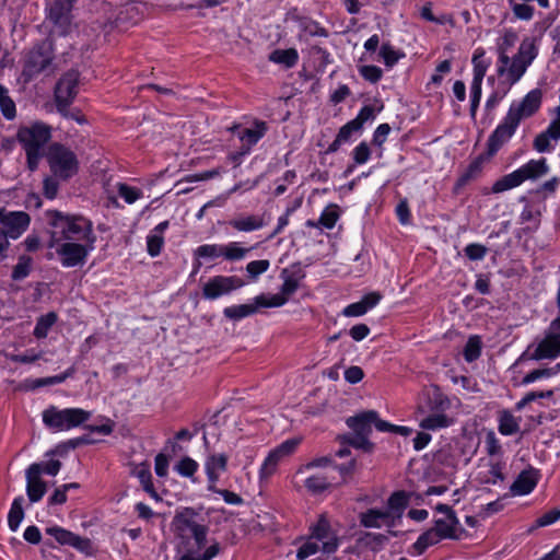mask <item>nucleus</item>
I'll list each match as a JSON object with an SVG mask.
<instances>
[{
  "label": "nucleus",
  "instance_id": "nucleus-1",
  "mask_svg": "<svg viewBox=\"0 0 560 560\" xmlns=\"http://www.w3.org/2000/svg\"><path fill=\"white\" fill-rule=\"evenodd\" d=\"M47 219L50 225L48 247L55 249L60 264L65 268L84 265L95 248L92 222L57 210L47 211Z\"/></svg>",
  "mask_w": 560,
  "mask_h": 560
},
{
  "label": "nucleus",
  "instance_id": "nucleus-2",
  "mask_svg": "<svg viewBox=\"0 0 560 560\" xmlns=\"http://www.w3.org/2000/svg\"><path fill=\"white\" fill-rule=\"evenodd\" d=\"M536 57L537 47L535 40L527 37L522 40L518 51L513 57L497 59L495 72L499 82L487 97V109H492L498 106L510 92L511 88L522 79Z\"/></svg>",
  "mask_w": 560,
  "mask_h": 560
},
{
  "label": "nucleus",
  "instance_id": "nucleus-3",
  "mask_svg": "<svg viewBox=\"0 0 560 560\" xmlns=\"http://www.w3.org/2000/svg\"><path fill=\"white\" fill-rule=\"evenodd\" d=\"M542 103V91L533 89L522 98L514 100L502 121L497 126L489 138L488 150L494 154L515 133L522 120L534 116Z\"/></svg>",
  "mask_w": 560,
  "mask_h": 560
},
{
  "label": "nucleus",
  "instance_id": "nucleus-4",
  "mask_svg": "<svg viewBox=\"0 0 560 560\" xmlns=\"http://www.w3.org/2000/svg\"><path fill=\"white\" fill-rule=\"evenodd\" d=\"M177 548L205 549L208 544V526L192 508L176 510L171 523Z\"/></svg>",
  "mask_w": 560,
  "mask_h": 560
},
{
  "label": "nucleus",
  "instance_id": "nucleus-5",
  "mask_svg": "<svg viewBox=\"0 0 560 560\" xmlns=\"http://www.w3.org/2000/svg\"><path fill=\"white\" fill-rule=\"evenodd\" d=\"M50 137L51 130L44 122L36 121L20 128L18 139L26 152L27 164L31 171L37 168L44 147L49 141Z\"/></svg>",
  "mask_w": 560,
  "mask_h": 560
},
{
  "label": "nucleus",
  "instance_id": "nucleus-6",
  "mask_svg": "<svg viewBox=\"0 0 560 560\" xmlns=\"http://www.w3.org/2000/svg\"><path fill=\"white\" fill-rule=\"evenodd\" d=\"M549 172L545 158L529 160L515 171L499 178L492 186L493 194H500L521 186L526 180H536Z\"/></svg>",
  "mask_w": 560,
  "mask_h": 560
},
{
  "label": "nucleus",
  "instance_id": "nucleus-7",
  "mask_svg": "<svg viewBox=\"0 0 560 560\" xmlns=\"http://www.w3.org/2000/svg\"><path fill=\"white\" fill-rule=\"evenodd\" d=\"M450 400L442 394H435L430 401L428 411L419 407L417 413L421 416L419 427L425 431H438L452 427L456 419L448 412Z\"/></svg>",
  "mask_w": 560,
  "mask_h": 560
},
{
  "label": "nucleus",
  "instance_id": "nucleus-8",
  "mask_svg": "<svg viewBox=\"0 0 560 560\" xmlns=\"http://www.w3.org/2000/svg\"><path fill=\"white\" fill-rule=\"evenodd\" d=\"M91 413L81 408L49 407L43 412V422L54 432L69 431L88 421Z\"/></svg>",
  "mask_w": 560,
  "mask_h": 560
},
{
  "label": "nucleus",
  "instance_id": "nucleus-9",
  "mask_svg": "<svg viewBox=\"0 0 560 560\" xmlns=\"http://www.w3.org/2000/svg\"><path fill=\"white\" fill-rule=\"evenodd\" d=\"M472 80L469 86L470 115L476 116L482 95V82L491 66V59L486 56V50L478 47L471 57Z\"/></svg>",
  "mask_w": 560,
  "mask_h": 560
},
{
  "label": "nucleus",
  "instance_id": "nucleus-10",
  "mask_svg": "<svg viewBox=\"0 0 560 560\" xmlns=\"http://www.w3.org/2000/svg\"><path fill=\"white\" fill-rule=\"evenodd\" d=\"M74 0H56L47 8L46 21L51 38L67 36L74 30L71 4Z\"/></svg>",
  "mask_w": 560,
  "mask_h": 560
},
{
  "label": "nucleus",
  "instance_id": "nucleus-11",
  "mask_svg": "<svg viewBox=\"0 0 560 560\" xmlns=\"http://www.w3.org/2000/svg\"><path fill=\"white\" fill-rule=\"evenodd\" d=\"M47 161L52 174L60 179L74 176L79 168L75 154L68 148L55 143L47 153Z\"/></svg>",
  "mask_w": 560,
  "mask_h": 560
},
{
  "label": "nucleus",
  "instance_id": "nucleus-12",
  "mask_svg": "<svg viewBox=\"0 0 560 560\" xmlns=\"http://www.w3.org/2000/svg\"><path fill=\"white\" fill-rule=\"evenodd\" d=\"M301 441V438H291L272 448L260 465L258 471L259 480H268L273 476L278 466L295 453Z\"/></svg>",
  "mask_w": 560,
  "mask_h": 560
},
{
  "label": "nucleus",
  "instance_id": "nucleus-13",
  "mask_svg": "<svg viewBox=\"0 0 560 560\" xmlns=\"http://www.w3.org/2000/svg\"><path fill=\"white\" fill-rule=\"evenodd\" d=\"M283 282L278 293L259 294L255 296L258 305L264 307L283 306L299 288V279L289 275L285 270L281 275Z\"/></svg>",
  "mask_w": 560,
  "mask_h": 560
},
{
  "label": "nucleus",
  "instance_id": "nucleus-14",
  "mask_svg": "<svg viewBox=\"0 0 560 560\" xmlns=\"http://www.w3.org/2000/svg\"><path fill=\"white\" fill-rule=\"evenodd\" d=\"M30 215L24 211L0 209V232L7 240L19 238L28 228Z\"/></svg>",
  "mask_w": 560,
  "mask_h": 560
},
{
  "label": "nucleus",
  "instance_id": "nucleus-15",
  "mask_svg": "<svg viewBox=\"0 0 560 560\" xmlns=\"http://www.w3.org/2000/svg\"><path fill=\"white\" fill-rule=\"evenodd\" d=\"M244 284V281L235 276H215L203 284L202 294L207 300H217Z\"/></svg>",
  "mask_w": 560,
  "mask_h": 560
},
{
  "label": "nucleus",
  "instance_id": "nucleus-16",
  "mask_svg": "<svg viewBox=\"0 0 560 560\" xmlns=\"http://www.w3.org/2000/svg\"><path fill=\"white\" fill-rule=\"evenodd\" d=\"M310 536L320 544V551L324 553H334L339 547V539L325 515H320L318 521L311 526Z\"/></svg>",
  "mask_w": 560,
  "mask_h": 560
},
{
  "label": "nucleus",
  "instance_id": "nucleus-17",
  "mask_svg": "<svg viewBox=\"0 0 560 560\" xmlns=\"http://www.w3.org/2000/svg\"><path fill=\"white\" fill-rule=\"evenodd\" d=\"M51 43H43L39 47L31 50L26 57L23 74L31 78L45 70L51 62Z\"/></svg>",
  "mask_w": 560,
  "mask_h": 560
},
{
  "label": "nucleus",
  "instance_id": "nucleus-18",
  "mask_svg": "<svg viewBox=\"0 0 560 560\" xmlns=\"http://www.w3.org/2000/svg\"><path fill=\"white\" fill-rule=\"evenodd\" d=\"M438 515L434 517L433 528L443 537V539H452L456 537L458 520L454 511L446 504H438L435 506Z\"/></svg>",
  "mask_w": 560,
  "mask_h": 560
},
{
  "label": "nucleus",
  "instance_id": "nucleus-19",
  "mask_svg": "<svg viewBox=\"0 0 560 560\" xmlns=\"http://www.w3.org/2000/svg\"><path fill=\"white\" fill-rule=\"evenodd\" d=\"M291 483L298 491L305 488L312 494H319L330 486L327 477L320 472H307L299 476V469L291 476Z\"/></svg>",
  "mask_w": 560,
  "mask_h": 560
},
{
  "label": "nucleus",
  "instance_id": "nucleus-20",
  "mask_svg": "<svg viewBox=\"0 0 560 560\" xmlns=\"http://www.w3.org/2000/svg\"><path fill=\"white\" fill-rule=\"evenodd\" d=\"M45 532L62 546H70L81 552H89L91 549V542L88 538L81 537L61 526L52 525L47 527Z\"/></svg>",
  "mask_w": 560,
  "mask_h": 560
},
{
  "label": "nucleus",
  "instance_id": "nucleus-21",
  "mask_svg": "<svg viewBox=\"0 0 560 560\" xmlns=\"http://www.w3.org/2000/svg\"><path fill=\"white\" fill-rule=\"evenodd\" d=\"M78 74L69 72L57 83L55 97L59 112H63L77 94Z\"/></svg>",
  "mask_w": 560,
  "mask_h": 560
},
{
  "label": "nucleus",
  "instance_id": "nucleus-22",
  "mask_svg": "<svg viewBox=\"0 0 560 560\" xmlns=\"http://www.w3.org/2000/svg\"><path fill=\"white\" fill-rule=\"evenodd\" d=\"M42 465L32 464L26 470V493L32 503L38 502L46 493V483L40 478Z\"/></svg>",
  "mask_w": 560,
  "mask_h": 560
},
{
  "label": "nucleus",
  "instance_id": "nucleus-23",
  "mask_svg": "<svg viewBox=\"0 0 560 560\" xmlns=\"http://www.w3.org/2000/svg\"><path fill=\"white\" fill-rule=\"evenodd\" d=\"M382 300L378 292H370L360 301L347 305L341 314L346 317H360L374 308Z\"/></svg>",
  "mask_w": 560,
  "mask_h": 560
},
{
  "label": "nucleus",
  "instance_id": "nucleus-24",
  "mask_svg": "<svg viewBox=\"0 0 560 560\" xmlns=\"http://www.w3.org/2000/svg\"><path fill=\"white\" fill-rule=\"evenodd\" d=\"M360 522L364 527L369 528L393 527L396 525L393 521V516H390L384 508L370 509L361 513Z\"/></svg>",
  "mask_w": 560,
  "mask_h": 560
},
{
  "label": "nucleus",
  "instance_id": "nucleus-25",
  "mask_svg": "<svg viewBox=\"0 0 560 560\" xmlns=\"http://www.w3.org/2000/svg\"><path fill=\"white\" fill-rule=\"evenodd\" d=\"M228 464V457L224 454H212L209 455L205 462V470L209 481V490H213V487L218 482L222 472L225 471Z\"/></svg>",
  "mask_w": 560,
  "mask_h": 560
},
{
  "label": "nucleus",
  "instance_id": "nucleus-26",
  "mask_svg": "<svg viewBox=\"0 0 560 560\" xmlns=\"http://www.w3.org/2000/svg\"><path fill=\"white\" fill-rule=\"evenodd\" d=\"M267 125L264 121H256L253 127L244 128L237 132V137L246 149L243 154H247L250 147L256 144L266 133Z\"/></svg>",
  "mask_w": 560,
  "mask_h": 560
},
{
  "label": "nucleus",
  "instance_id": "nucleus-27",
  "mask_svg": "<svg viewBox=\"0 0 560 560\" xmlns=\"http://www.w3.org/2000/svg\"><path fill=\"white\" fill-rule=\"evenodd\" d=\"M168 221L165 220L159 223L147 236V250L151 257H156L161 254L164 246V232L168 229Z\"/></svg>",
  "mask_w": 560,
  "mask_h": 560
},
{
  "label": "nucleus",
  "instance_id": "nucleus-28",
  "mask_svg": "<svg viewBox=\"0 0 560 560\" xmlns=\"http://www.w3.org/2000/svg\"><path fill=\"white\" fill-rule=\"evenodd\" d=\"M182 553L179 560H212L220 552V544L212 540L205 549L177 548Z\"/></svg>",
  "mask_w": 560,
  "mask_h": 560
},
{
  "label": "nucleus",
  "instance_id": "nucleus-29",
  "mask_svg": "<svg viewBox=\"0 0 560 560\" xmlns=\"http://www.w3.org/2000/svg\"><path fill=\"white\" fill-rule=\"evenodd\" d=\"M537 481L538 478L535 471L524 470L511 486V492L514 495L529 494L535 489Z\"/></svg>",
  "mask_w": 560,
  "mask_h": 560
},
{
  "label": "nucleus",
  "instance_id": "nucleus-30",
  "mask_svg": "<svg viewBox=\"0 0 560 560\" xmlns=\"http://www.w3.org/2000/svg\"><path fill=\"white\" fill-rule=\"evenodd\" d=\"M375 419V411L370 410L347 419V425L357 434L368 436L371 433V425Z\"/></svg>",
  "mask_w": 560,
  "mask_h": 560
},
{
  "label": "nucleus",
  "instance_id": "nucleus-31",
  "mask_svg": "<svg viewBox=\"0 0 560 560\" xmlns=\"http://www.w3.org/2000/svg\"><path fill=\"white\" fill-rule=\"evenodd\" d=\"M264 217L258 214L242 215L230 221V225L240 232H253L265 225Z\"/></svg>",
  "mask_w": 560,
  "mask_h": 560
},
{
  "label": "nucleus",
  "instance_id": "nucleus-32",
  "mask_svg": "<svg viewBox=\"0 0 560 560\" xmlns=\"http://www.w3.org/2000/svg\"><path fill=\"white\" fill-rule=\"evenodd\" d=\"M521 418L510 410H502L498 416V430L502 435H513L520 431Z\"/></svg>",
  "mask_w": 560,
  "mask_h": 560
},
{
  "label": "nucleus",
  "instance_id": "nucleus-33",
  "mask_svg": "<svg viewBox=\"0 0 560 560\" xmlns=\"http://www.w3.org/2000/svg\"><path fill=\"white\" fill-rule=\"evenodd\" d=\"M133 475L140 481L143 490L152 499H154L155 501H160L161 500V497L158 494V492L155 491V489L153 487L152 474H151L149 465L140 464V465L136 466V468L133 469Z\"/></svg>",
  "mask_w": 560,
  "mask_h": 560
},
{
  "label": "nucleus",
  "instance_id": "nucleus-34",
  "mask_svg": "<svg viewBox=\"0 0 560 560\" xmlns=\"http://www.w3.org/2000/svg\"><path fill=\"white\" fill-rule=\"evenodd\" d=\"M269 60L287 69L293 68L299 61V52L295 48L276 49L269 55Z\"/></svg>",
  "mask_w": 560,
  "mask_h": 560
},
{
  "label": "nucleus",
  "instance_id": "nucleus-35",
  "mask_svg": "<svg viewBox=\"0 0 560 560\" xmlns=\"http://www.w3.org/2000/svg\"><path fill=\"white\" fill-rule=\"evenodd\" d=\"M408 504L407 495L404 492H396L390 495L388 499L387 505L384 508L390 516H393V521L395 524L400 520L402 513Z\"/></svg>",
  "mask_w": 560,
  "mask_h": 560
},
{
  "label": "nucleus",
  "instance_id": "nucleus-36",
  "mask_svg": "<svg viewBox=\"0 0 560 560\" xmlns=\"http://www.w3.org/2000/svg\"><path fill=\"white\" fill-rule=\"evenodd\" d=\"M260 307L264 306L258 305V303L254 300L253 304H241L225 307L223 313L228 318L238 320L255 314Z\"/></svg>",
  "mask_w": 560,
  "mask_h": 560
},
{
  "label": "nucleus",
  "instance_id": "nucleus-37",
  "mask_svg": "<svg viewBox=\"0 0 560 560\" xmlns=\"http://www.w3.org/2000/svg\"><path fill=\"white\" fill-rule=\"evenodd\" d=\"M517 42V35L513 31H504V33L497 39L495 51L498 59L510 57L512 48Z\"/></svg>",
  "mask_w": 560,
  "mask_h": 560
},
{
  "label": "nucleus",
  "instance_id": "nucleus-38",
  "mask_svg": "<svg viewBox=\"0 0 560 560\" xmlns=\"http://www.w3.org/2000/svg\"><path fill=\"white\" fill-rule=\"evenodd\" d=\"M23 497H18L13 500L9 514L8 526L12 532H16L24 518Z\"/></svg>",
  "mask_w": 560,
  "mask_h": 560
},
{
  "label": "nucleus",
  "instance_id": "nucleus-39",
  "mask_svg": "<svg viewBox=\"0 0 560 560\" xmlns=\"http://www.w3.org/2000/svg\"><path fill=\"white\" fill-rule=\"evenodd\" d=\"M443 540V537L434 529L431 528L418 537L412 545L417 555H421L427 548Z\"/></svg>",
  "mask_w": 560,
  "mask_h": 560
},
{
  "label": "nucleus",
  "instance_id": "nucleus-40",
  "mask_svg": "<svg viewBox=\"0 0 560 560\" xmlns=\"http://www.w3.org/2000/svg\"><path fill=\"white\" fill-rule=\"evenodd\" d=\"M57 318V314L54 312L42 315L36 322L34 336L38 339L46 338L51 327L56 324Z\"/></svg>",
  "mask_w": 560,
  "mask_h": 560
},
{
  "label": "nucleus",
  "instance_id": "nucleus-41",
  "mask_svg": "<svg viewBox=\"0 0 560 560\" xmlns=\"http://www.w3.org/2000/svg\"><path fill=\"white\" fill-rule=\"evenodd\" d=\"M479 480L483 483L495 485L503 480L502 466L498 462H489L487 471H479Z\"/></svg>",
  "mask_w": 560,
  "mask_h": 560
},
{
  "label": "nucleus",
  "instance_id": "nucleus-42",
  "mask_svg": "<svg viewBox=\"0 0 560 560\" xmlns=\"http://www.w3.org/2000/svg\"><path fill=\"white\" fill-rule=\"evenodd\" d=\"M540 211L538 207L533 205H526L521 212L520 222L525 224L526 229H536L539 224Z\"/></svg>",
  "mask_w": 560,
  "mask_h": 560
},
{
  "label": "nucleus",
  "instance_id": "nucleus-43",
  "mask_svg": "<svg viewBox=\"0 0 560 560\" xmlns=\"http://www.w3.org/2000/svg\"><path fill=\"white\" fill-rule=\"evenodd\" d=\"M339 219L338 206L330 205L328 206L320 214L318 219V223L314 224V226H322L328 230H331ZM310 225L313 223L308 222Z\"/></svg>",
  "mask_w": 560,
  "mask_h": 560
},
{
  "label": "nucleus",
  "instance_id": "nucleus-44",
  "mask_svg": "<svg viewBox=\"0 0 560 560\" xmlns=\"http://www.w3.org/2000/svg\"><path fill=\"white\" fill-rule=\"evenodd\" d=\"M248 248H245L238 242H230L222 244L223 258L226 260H241L248 253Z\"/></svg>",
  "mask_w": 560,
  "mask_h": 560
},
{
  "label": "nucleus",
  "instance_id": "nucleus-45",
  "mask_svg": "<svg viewBox=\"0 0 560 560\" xmlns=\"http://www.w3.org/2000/svg\"><path fill=\"white\" fill-rule=\"evenodd\" d=\"M194 255L197 259L223 258L222 244L200 245L195 249Z\"/></svg>",
  "mask_w": 560,
  "mask_h": 560
},
{
  "label": "nucleus",
  "instance_id": "nucleus-46",
  "mask_svg": "<svg viewBox=\"0 0 560 560\" xmlns=\"http://www.w3.org/2000/svg\"><path fill=\"white\" fill-rule=\"evenodd\" d=\"M380 57L387 68H393L401 58L405 57V54L395 49L389 44H384L381 46Z\"/></svg>",
  "mask_w": 560,
  "mask_h": 560
},
{
  "label": "nucleus",
  "instance_id": "nucleus-47",
  "mask_svg": "<svg viewBox=\"0 0 560 560\" xmlns=\"http://www.w3.org/2000/svg\"><path fill=\"white\" fill-rule=\"evenodd\" d=\"M481 339L479 336H470L464 347V358L467 362H474L481 354Z\"/></svg>",
  "mask_w": 560,
  "mask_h": 560
},
{
  "label": "nucleus",
  "instance_id": "nucleus-48",
  "mask_svg": "<svg viewBox=\"0 0 560 560\" xmlns=\"http://www.w3.org/2000/svg\"><path fill=\"white\" fill-rule=\"evenodd\" d=\"M557 374H559V371L557 370L556 365L552 368L537 369L524 376V378L522 380V385H528L539 380L550 378L556 376Z\"/></svg>",
  "mask_w": 560,
  "mask_h": 560
},
{
  "label": "nucleus",
  "instance_id": "nucleus-49",
  "mask_svg": "<svg viewBox=\"0 0 560 560\" xmlns=\"http://www.w3.org/2000/svg\"><path fill=\"white\" fill-rule=\"evenodd\" d=\"M199 468V464L186 456L183 457L174 467V470L182 477L192 478Z\"/></svg>",
  "mask_w": 560,
  "mask_h": 560
},
{
  "label": "nucleus",
  "instance_id": "nucleus-50",
  "mask_svg": "<svg viewBox=\"0 0 560 560\" xmlns=\"http://www.w3.org/2000/svg\"><path fill=\"white\" fill-rule=\"evenodd\" d=\"M552 141H555L553 133L547 128L545 131L536 136L533 145L539 153L550 152L553 150Z\"/></svg>",
  "mask_w": 560,
  "mask_h": 560
},
{
  "label": "nucleus",
  "instance_id": "nucleus-51",
  "mask_svg": "<svg viewBox=\"0 0 560 560\" xmlns=\"http://www.w3.org/2000/svg\"><path fill=\"white\" fill-rule=\"evenodd\" d=\"M33 260L28 256H21L19 257L18 264L14 266L12 271V279L15 281H21L25 279L32 269Z\"/></svg>",
  "mask_w": 560,
  "mask_h": 560
},
{
  "label": "nucleus",
  "instance_id": "nucleus-52",
  "mask_svg": "<svg viewBox=\"0 0 560 560\" xmlns=\"http://www.w3.org/2000/svg\"><path fill=\"white\" fill-rule=\"evenodd\" d=\"M0 108L7 119H13L16 114L15 104L9 96L8 90L0 85Z\"/></svg>",
  "mask_w": 560,
  "mask_h": 560
},
{
  "label": "nucleus",
  "instance_id": "nucleus-53",
  "mask_svg": "<svg viewBox=\"0 0 560 560\" xmlns=\"http://www.w3.org/2000/svg\"><path fill=\"white\" fill-rule=\"evenodd\" d=\"M319 550V544L310 536L298 548L296 558L299 560H305L308 557L316 555Z\"/></svg>",
  "mask_w": 560,
  "mask_h": 560
},
{
  "label": "nucleus",
  "instance_id": "nucleus-54",
  "mask_svg": "<svg viewBox=\"0 0 560 560\" xmlns=\"http://www.w3.org/2000/svg\"><path fill=\"white\" fill-rule=\"evenodd\" d=\"M118 195L121 197L127 203L131 205L136 202L138 199L142 198L143 194L142 190L129 186L127 184H118L117 186Z\"/></svg>",
  "mask_w": 560,
  "mask_h": 560
},
{
  "label": "nucleus",
  "instance_id": "nucleus-55",
  "mask_svg": "<svg viewBox=\"0 0 560 560\" xmlns=\"http://www.w3.org/2000/svg\"><path fill=\"white\" fill-rule=\"evenodd\" d=\"M71 375V371H67L63 374L48 376L43 378H36L30 382L31 388H38L42 386L55 385L63 383Z\"/></svg>",
  "mask_w": 560,
  "mask_h": 560
},
{
  "label": "nucleus",
  "instance_id": "nucleus-56",
  "mask_svg": "<svg viewBox=\"0 0 560 560\" xmlns=\"http://www.w3.org/2000/svg\"><path fill=\"white\" fill-rule=\"evenodd\" d=\"M269 267L270 262L267 259L253 260L246 265V271L253 280H256L260 275L265 273Z\"/></svg>",
  "mask_w": 560,
  "mask_h": 560
},
{
  "label": "nucleus",
  "instance_id": "nucleus-57",
  "mask_svg": "<svg viewBox=\"0 0 560 560\" xmlns=\"http://www.w3.org/2000/svg\"><path fill=\"white\" fill-rule=\"evenodd\" d=\"M452 70V63L450 60L441 61L436 68L434 73L431 75L430 84L441 85L444 80V77L448 74Z\"/></svg>",
  "mask_w": 560,
  "mask_h": 560
},
{
  "label": "nucleus",
  "instance_id": "nucleus-58",
  "mask_svg": "<svg viewBox=\"0 0 560 560\" xmlns=\"http://www.w3.org/2000/svg\"><path fill=\"white\" fill-rule=\"evenodd\" d=\"M359 73L362 75V78L371 83L378 82L383 77V71L377 66H361L359 68Z\"/></svg>",
  "mask_w": 560,
  "mask_h": 560
},
{
  "label": "nucleus",
  "instance_id": "nucleus-59",
  "mask_svg": "<svg viewBox=\"0 0 560 560\" xmlns=\"http://www.w3.org/2000/svg\"><path fill=\"white\" fill-rule=\"evenodd\" d=\"M371 156V150L366 142H360L352 151V158L355 164H365Z\"/></svg>",
  "mask_w": 560,
  "mask_h": 560
},
{
  "label": "nucleus",
  "instance_id": "nucleus-60",
  "mask_svg": "<svg viewBox=\"0 0 560 560\" xmlns=\"http://www.w3.org/2000/svg\"><path fill=\"white\" fill-rule=\"evenodd\" d=\"M512 10L516 18L524 21L530 20L534 15V8L524 1L522 3H513Z\"/></svg>",
  "mask_w": 560,
  "mask_h": 560
},
{
  "label": "nucleus",
  "instance_id": "nucleus-61",
  "mask_svg": "<svg viewBox=\"0 0 560 560\" xmlns=\"http://www.w3.org/2000/svg\"><path fill=\"white\" fill-rule=\"evenodd\" d=\"M464 250L470 260H481L487 254V248L477 243L468 244Z\"/></svg>",
  "mask_w": 560,
  "mask_h": 560
},
{
  "label": "nucleus",
  "instance_id": "nucleus-62",
  "mask_svg": "<svg viewBox=\"0 0 560 560\" xmlns=\"http://www.w3.org/2000/svg\"><path fill=\"white\" fill-rule=\"evenodd\" d=\"M486 451L490 456H497L501 453V444L494 432L490 431L486 435Z\"/></svg>",
  "mask_w": 560,
  "mask_h": 560
},
{
  "label": "nucleus",
  "instance_id": "nucleus-63",
  "mask_svg": "<svg viewBox=\"0 0 560 560\" xmlns=\"http://www.w3.org/2000/svg\"><path fill=\"white\" fill-rule=\"evenodd\" d=\"M559 520H560V509H553L537 518L536 527H546V526L552 525L553 523H556Z\"/></svg>",
  "mask_w": 560,
  "mask_h": 560
},
{
  "label": "nucleus",
  "instance_id": "nucleus-64",
  "mask_svg": "<svg viewBox=\"0 0 560 560\" xmlns=\"http://www.w3.org/2000/svg\"><path fill=\"white\" fill-rule=\"evenodd\" d=\"M168 466H170V463H168V457L163 454V453H160L155 456L154 458V470H155V474L159 476V477H166L167 474H168Z\"/></svg>",
  "mask_w": 560,
  "mask_h": 560
}]
</instances>
